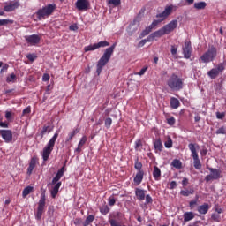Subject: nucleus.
<instances>
[{
	"label": "nucleus",
	"instance_id": "f257e3e1",
	"mask_svg": "<svg viewBox=\"0 0 226 226\" xmlns=\"http://www.w3.org/2000/svg\"><path fill=\"white\" fill-rule=\"evenodd\" d=\"M177 19L171 20L161 29L152 33L148 36V41H154V38H162V36H165V34H170V33L177 28Z\"/></svg>",
	"mask_w": 226,
	"mask_h": 226
},
{
	"label": "nucleus",
	"instance_id": "f03ea898",
	"mask_svg": "<svg viewBox=\"0 0 226 226\" xmlns=\"http://www.w3.org/2000/svg\"><path fill=\"white\" fill-rule=\"evenodd\" d=\"M116 43H114L109 48L106 49L102 56L99 59L97 63V69L96 73L97 75H100L102 73V71L103 70V66L107 65V63L110 61V57H112V54H114V49H116Z\"/></svg>",
	"mask_w": 226,
	"mask_h": 226
},
{
	"label": "nucleus",
	"instance_id": "7ed1b4c3",
	"mask_svg": "<svg viewBox=\"0 0 226 226\" xmlns=\"http://www.w3.org/2000/svg\"><path fill=\"white\" fill-rule=\"evenodd\" d=\"M57 137H59V132H56L53 137L49 139L46 147L42 150V159L43 162H47L49 158H50V154H52V151H54V146H56V140H57Z\"/></svg>",
	"mask_w": 226,
	"mask_h": 226
},
{
	"label": "nucleus",
	"instance_id": "20e7f679",
	"mask_svg": "<svg viewBox=\"0 0 226 226\" xmlns=\"http://www.w3.org/2000/svg\"><path fill=\"white\" fill-rule=\"evenodd\" d=\"M167 86L172 91H181L183 89V79L179 78L177 74L173 73L169 78Z\"/></svg>",
	"mask_w": 226,
	"mask_h": 226
},
{
	"label": "nucleus",
	"instance_id": "39448f33",
	"mask_svg": "<svg viewBox=\"0 0 226 226\" xmlns=\"http://www.w3.org/2000/svg\"><path fill=\"white\" fill-rule=\"evenodd\" d=\"M218 56V49L214 45L208 47V49L200 56V61L207 64V63H213L214 59H216Z\"/></svg>",
	"mask_w": 226,
	"mask_h": 226
},
{
	"label": "nucleus",
	"instance_id": "423d86ee",
	"mask_svg": "<svg viewBox=\"0 0 226 226\" xmlns=\"http://www.w3.org/2000/svg\"><path fill=\"white\" fill-rule=\"evenodd\" d=\"M188 148L192 153L194 169H196V170H200V169H202V163H200V159H199V153L197 152V149H199V145L190 143L188 145Z\"/></svg>",
	"mask_w": 226,
	"mask_h": 226
},
{
	"label": "nucleus",
	"instance_id": "0eeeda50",
	"mask_svg": "<svg viewBox=\"0 0 226 226\" xmlns=\"http://www.w3.org/2000/svg\"><path fill=\"white\" fill-rule=\"evenodd\" d=\"M54 10H56V4H49L47 6L39 9L35 12V15L37 16L38 20H41L42 19H45V17L52 15V13H54Z\"/></svg>",
	"mask_w": 226,
	"mask_h": 226
},
{
	"label": "nucleus",
	"instance_id": "6e6552de",
	"mask_svg": "<svg viewBox=\"0 0 226 226\" xmlns=\"http://www.w3.org/2000/svg\"><path fill=\"white\" fill-rule=\"evenodd\" d=\"M210 174L207 175L205 177V181L209 183V181H216L222 177V170L215 169V168H207Z\"/></svg>",
	"mask_w": 226,
	"mask_h": 226
},
{
	"label": "nucleus",
	"instance_id": "1a4fd4ad",
	"mask_svg": "<svg viewBox=\"0 0 226 226\" xmlns=\"http://www.w3.org/2000/svg\"><path fill=\"white\" fill-rule=\"evenodd\" d=\"M45 200H46L45 192H42L41 194V198L38 202L37 213L35 215L36 220H41V216L45 212V204H46Z\"/></svg>",
	"mask_w": 226,
	"mask_h": 226
},
{
	"label": "nucleus",
	"instance_id": "9d476101",
	"mask_svg": "<svg viewBox=\"0 0 226 226\" xmlns=\"http://www.w3.org/2000/svg\"><path fill=\"white\" fill-rule=\"evenodd\" d=\"M225 71V64L219 63L216 67L212 68L208 72L207 76L210 77L212 79H216L220 73H223Z\"/></svg>",
	"mask_w": 226,
	"mask_h": 226
},
{
	"label": "nucleus",
	"instance_id": "9b49d317",
	"mask_svg": "<svg viewBox=\"0 0 226 226\" xmlns=\"http://www.w3.org/2000/svg\"><path fill=\"white\" fill-rule=\"evenodd\" d=\"M185 59H190L192 54L193 53V48L192 47V42L188 40L185 41L184 46L182 48Z\"/></svg>",
	"mask_w": 226,
	"mask_h": 226
},
{
	"label": "nucleus",
	"instance_id": "f8f14e48",
	"mask_svg": "<svg viewBox=\"0 0 226 226\" xmlns=\"http://www.w3.org/2000/svg\"><path fill=\"white\" fill-rule=\"evenodd\" d=\"M109 45H110V43H109V41H100L98 43H94V44H92V45H89V46H86L84 48V50H85V52H89L91 50H96L98 49H102V48H104V47H109Z\"/></svg>",
	"mask_w": 226,
	"mask_h": 226
},
{
	"label": "nucleus",
	"instance_id": "ddd939ff",
	"mask_svg": "<svg viewBox=\"0 0 226 226\" xmlns=\"http://www.w3.org/2000/svg\"><path fill=\"white\" fill-rule=\"evenodd\" d=\"M75 6L79 11H87L91 7L89 0H77Z\"/></svg>",
	"mask_w": 226,
	"mask_h": 226
},
{
	"label": "nucleus",
	"instance_id": "4468645a",
	"mask_svg": "<svg viewBox=\"0 0 226 226\" xmlns=\"http://www.w3.org/2000/svg\"><path fill=\"white\" fill-rule=\"evenodd\" d=\"M171 13H172V6H167L162 12L156 14V19H156V21L159 22V24H161V22H163V20H166V19Z\"/></svg>",
	"mask_w": 226,
	"mask_h": 226
},
{
	"label": "nucleus",
	"instance_id": "2eb2a0df",
	"mask_svg": "<svg viewBox=\"0 0 226 226\" xmlns=\"http://www.w3.org/2000/svg\"><path fill=\"white\" fill-rule=\"evenodd\" d=\"M41 40V37L38 34H32L25 36L26 42L31 47L38 45Z\"/></svg>",
	"mask_w": 226,
	"mask_h": 226
},
{
	"label": "nucleus",
	"instance_id": "dca6fc26",
	"mask_svg": "<svg viewBox=\"0 0 226 226\" xmlns=\"http://www.w3.org/2000/svg\"><path fill=\"white\" fill-rule=\"evenodd\" d=\"M0 137L6 144H10L13 140V132L11 130H0Z\"/></svg>",
	"mask_w": 226,
	"mask_h": 226
},
{
	"label": "nucleus",
	"instance_id": "f3484780",
	"mask_svg": "<svg viewBox=\"0 0 226 226\" xmlns=\"http://www.w3.org/2000/svg\"><path fill=\"white\" fill-rule=\"evenodd\" d=\"M39 159L36 156H34L31 158L30 162H29V166L27 168V171L26 174L28 176H31V174H33V170H34V168L36 167V165H38Z\"/></svg>",
	"mask_w": 226,
	"mask_h": 226
},
{
	"label": "nucleus",
	"instance_id": "a211bd4d",
	"mask_svg": "<svg viewBox=\"0 0 226 226\" xmlns=\"http://www.w3.org/2000/svg\"><path fill=\"white\" fill-rule=\"evenodd\" d=\"M143 179H144V171H138L136 173V176L133 178V183L135 186H139V185L142 183Z\"/></svg>",
	"mask_w": 226,
	"mask_h": 226
},
{
	"label": "nucleus",
	"instance_id": "6ab92c4d",
	"mask_svg": "<svg viewBox=\"0 0 226 226\" xmlns=\"http://www.w3.org/2000/svg\"><path fill=\"white\" fill-rule=\"evenodd\" d=\"M135 196L138 200H144L146 199V190L136 188Z\"/></svg>",
	"mask_w": 226,
	"mask_h": 226
},
{
	"label": "nucleus",
	"instance_id": "aec40b11",
	"mask_svg": "<svg viewBox=\"0 0 226 226\" xmlns=\"http://www.w3.org/2000/svg\"><path fill=\"white\" fill-rule=\"evenodd\" d=\"M154 147L155 149V153H162L163 151V143H162V139H155L154 141Z\"/></svg>",
	"mask_w": 226,
	"mask_h": 226
},
{
	"label": "nucleus",
	"instance_id": "412c9836",
	"mask_svg": "<svg viewBox=\"0 0 226 226\" xmlns=\"http://www.w3.org/2000/svg\"><path fill=\"white\" fill-rule=\"evenodd\" d=\"M209 207V204L204 203L203 205L199 206L197 210L200 215H207Z\"/></svg>",
	"mask_w": 226,
	"mask_h": 226
},
{
	"label": "nucleus",
	"instance_id": "4be33fe9",
	"mask_svg": "<svg viewBox=\"0 0 226 226\" xmlns=\"http://www.w3.org/2000/svg\"><path fill=\"white\" fill-rule=\"evenodd\" d=\"M20 6V4H19V2H14V3H11L8 5H5L4 7V11L10 12V11H13V10H17V8Z\"/></svg>",
	"mask_w": 226,
	"mask_h": 226
},
{
	"label": "nucleus",
	"instance_id": "5701e85b",
	"mask_svg": "<svg viewBox=\"0 0 226 226\" xmlns=\"http://www.w3.org/2000/svg\"><path fill=\"white\" fill-rule=\"evenodd\" d=\"M153 177L155 181L162 179V170L158 166H154Z\"/></svg>",
	"mask_w": 226,
	"mask_h": 226
},
{
	"label": "nucleus",
	"instance_id": "b1692460",
	"mask_svg": "<svg viewBox=\"0 0 226 226\" xmlns=\"http://www.w3.org/2000/svg\"><path fill=\"white\" fill-rule=\"evenodd\" d=\"M61 182L55 184V186L51 190V197L52 199H56L57 197V193H59V188H61Z\"/></svg>",
	"mask_w": 226,
	"mask_h": 226
},
{
	"label": "nucleus",
	"instance_id": "393cba45",
	"mask_svg": "<svg viewBox=\"0 0 226 226\" xmlns=\"http://www.w3.org/2000/svg\"><path fill=\"white\" fill-rule=\"evenodd\" d=\"M80 128H75L73 129L71 132H69L67 138H66V142H72L73 140V137L77 135V133H79Z\"/></svg>",
	"mask_w": 226,
	"mask_h": 226
},
{
	"label": "nucleus",
	"instance_id": "a878e982",
	"mask_svg": "<svg viewBox=\"0 0 226 226\" xmlns=\"http://www.w3.org/2000/svg\"><path fill=\"white\" fill-rule=\"evenodd\" d=\"M171 109H179L181 102L176 97H171L170 100Z\"/></svg>",
	"mask_w": 226,
	"mask_h": 226
},
{
	"label": "nucleus",
	"instance_id": "bb28decb",
	"mask_svg": "<svg viewBox=\"0 0 226 226\" xmlns=\"http://www.w3.org/2000/svg\"><path fill=\"white\" fill-rule=\"evenodd\" d=\"M99 211L103 215H109V213H110V208L109 207V205L105 204L104 202V205H102V207H99Z\"/></svg>",
	"mask_w": 226,
	"mask_h": 226
},
{
	"label": "nucleus",
	"instance_id": "cd10ccee",
	"mask_svg": "<svg viewBox=\"0 0 226 226\" xmlns=\"http://www.w3.org/2000/svg\"><path fill=\"white\" fill-rule=\"evenodd\" d=\"M195 218L193 212H185L184 213V222H190Z\"/></svg>",
	"mask_w": 226,
	"mask_h": 226
},
{
	"label": "nucleus",
	"instance_id": "c85d7f7f",
	"mask_svg": "<svg viewBox=\"0 0 226 226\" xmlns=\"http://www.w3.org/2000/svg\"><path fill=\"white\" fill-rule=\"evenodd\" d=\"M34 188L33 186H26L22 192L23 199H26L29 193H33Z\"/></svg>",
	"mask_w": 226,
	"mask_h": 226
},
{
	"label": "nucleus",
	"instance_id": "c756f323",
	"mask_svg": "<svg viewBox=\"0 0 226 226\" xmlns=\"http://www.w3.org/2000/svg\"><path fill=\"white\" fill-rule=\"evenodd\" d=\"M195 10H205L207 6V4L206 2H198L194 4Z\"/></svg>",
	"mask_w": 226,
	"mask_h": 226
},
{
	"label": "nucleus",
	"instance_id": "7c9ffc66",
	"mask_svg": "<svg viewBox=\"0 0 226 226\" xmlns=\"http://www.w3.org/2000/svg\"><path fill=\"white\" fill-rule=\"evenodd\" d=\"M93 222H94V215H87V219L85 220L83 226H89V225H91V223H93Z\"/></svg>",
	"mask_w": 226,
	"mask_h": 226
},
{
	"label": "nucleus",
	"instance_id": "2f4dec72",
	"mask_svg": "<svg viewBox=\"0 0 226 226\" xmlns=\"http://www.w3.org/2000/svg\"><path fill=\"white\" fill-rule=\"evenodd\" d=\"M134 169L138 170V172H144V170H142V162L139 161V158L135 160Z\"/></svg>",
	"mask_w": 226,
	"mask_h": 226
},
{
	"label": "nucleus",
	"instance_id": "473e14b6",
	"mask_svg": "<svg viewBox=\"0 0 226 226\" xmlns=\"http://www.w3.org/2000/svg\"><path fill=\"white\" fill-rule=\"evenodd\" d=\"M193 193H195V191L193 189L184 190L180 192V194L183 195V197H190V195H193Z\"/></svg>",
	"mask_w": 226,
	"mask_h": 226
},
{
	"label": "nucleus",
	"instance_id": "72a5a7b5",
	"mask_svg": "<svg viewBox=\"0 0 226 226\" xmlns=\"http://www.w3.org/2000/svg\"><path fill=\"white\" fill-rule=\"evenodd\" d=\"M171 165L175 169H181V167H183V163L178 159H174L171 162Z\"/></svg>",
	"mask_w": 226,
	"mask_h": 226
},
{
	"label": "nucleus",
	"instance_id": "f704fd0d",
	"mask_svg": "<svg viewBox=\"0 0 226 226\" xmlns=\"http://www.w3.org/2000/svg\"><path fill=\"white\" fill-rule=\"evenodd\" d=\"M211 220H213V222L220 223V222H222V217L220 216V214L213 213L211 215Z\"/></svg>",
	"mask_w": 226,
	"mask_h": 226
},
{
	"label": "nucleus",
	"instance_id": "c9c22d12",
	"mask_svg": "<svg viewBox=\"0 0 226 226\" xmlns=\"http://www.w3.org/2000/svg\"><path fill=\"white\" fill-rule=\"evenodd\" d=\"M142 139H137L136 141H135V147H134V148H135V150L136 151H142V149L140 148V147H142Z\"/></svg>",
	"mask_w": 226,
	"mask_h": 226
},
{
	"label": "nucleus",
	"instance_id": "e433bc0d",
	"mask_svg": "<svg viewBox=\"0 0 226 226\" xmlns=\"http://www.w3.org/2000/svg\"><path fill=\"white\" fill-rule=\"evenodd\" d=\"M61 177H63L61 175H58V173H56L51 181V185H56L57 183H61V181H60Z\"/></svg>",
	"mask_w": 226,
	"mask_h": 226
},
{
	"label": "nucleus",
	"instance_id": "4c0bfd02",
	"mask_svg": "<svg viewBox=\"0 0 226 226\" xmlns=\"http://www.w3.org/2000/svg\"><path fill=\"white\" fill-rule=\"evenodd\" d=\"M17 81V75L15 73H11L6 79V82H16Z\"/></svg>",
	"mask_w": 226,
	"mask_h": 226
},
{
	"label": "nucleus",
	"instance_id": "58836bf2",
	"mask_svg": "<svg viewBox=\"0 0 226 226\" xmlns=\"http://www.w3.org/2000/svg\"><path fill=\"white\" fill-rule=\"evenodd\" d=\"M172 144H173V142H172V139L170 137H169L167 139V140L164 142V146L167 149H170V147H172Z\"/></svg>",
	"mask_w": 226,
	"mask_h": 226
},
{
	"label": "nucleus",
	"instance_id": "ea45409f",
	"mask_svg": "<svg viewBox=\"0 0 226 226\" xmlns=\"http://www.w3.org/2000/svg\"><path fill=\"white\" fill-rule=\"evenodd\" d=\"M104 124H105V127L107 128V130H109L110 128V126H112V118L107 117L104 120Z\"/></svg>",
	"mask_w": 226,
	"mask_h": 226
},
{
	"label": "nucleus",
	"instance_id": "a19ab883",
	"mask_svg": "<svg viewBox=\"0 0 226 226\" xmlns=\"http://www.w3.org/2000/svg\"><path fill=\"white\" fill-rule=\"evenodd\" d=\"M26 58L31 61V63H34V61H36V59L38 58V56L34 54H28L26 55Z\"/></svg>",
	"mask_w": 226,
	"mask_h": 226
},
{
	"label": "nucleus",
	"instance_id": "79ce46f5",
	"mask_svg": "<svg viewBox=\"0 0 226 226\" xmlns=\"http://www.w3.org/2000/svg\"><path fill=\"white\" fill-rule=\"evenodd\" d=\"M145 199H146L145 206H147V204H153V198L151 197V195L147 194L145 196Z\"/></svg>",
	"mask_w": 226,
	"mask_h": 226
},
{
	"label": "nucleus",
	"instance_id": "37998d69",
	"mask_svg": "<svg viewBox=\"0 0 226 226\" xmlns=\"http://www.w3.org/2000/svg\"><path fill=\"white\" fill-rule=\"evenodd\" d=\"M151 41H149V36L146 39H143L141 40L139 44H138V47L140 48V47H144V45H146V43L149 42Z\"/></svg>",
	"mask_w": 226,
	"mask_h": 226
},
{
	"label": "nucleus",
	"instance_id": "c03bdc74",
	"mask_svg": "<svg viewBox=\"0 0 226 226\" xmlns=\"http://www.w3.org/2000/svg\"><path fill=\"white\" fill-rule=\"evenodd\" d=\"M86 142H87V136H83L79 140L78 146H79V147H82L86 144Z\"/></svg>",
	"mask_w": 226,
	"mask_h": 226
},
{
	"label": "nucleus",
	"instance_id": "a18cd8bd",
	"mask_svg": "<svg viewBox=\"0 0 226 226\" xmlns=\"http://www.w3.org/2000/svg\"><path fill=\"white\" fill-rule=\"evenodd\" d=\"M214 210H215V213L218 214V215H222V213H223V209L221 208L220 205H218V204L215 205Z\"/></svg>",
	"mask_w": 226,
	"mask_h": 226
},
{
	"label": "nucleus",
	"instance_id": "49530a36",
	"mask_svg": "<svg viewBox=\"0 0 226 226\" xmlns=\"http://www.w3.org/2000/svg\"><path fill=\"white\" fill-rule=\"evenodd\" d=\"M7 24H13L11 19H0V26H6Z\"/></svg>",
	"mask_w": 226,
	"mask_h": 226
},
{
	"label": "nucleus",
	"instance_id": "de8ad7c7",
	"mask_svg": "<svg viewBox=\"0 0 226 226\" xmlns=\"http://www.w3.org/2000/svg\"><path fill=\"white\" fill-rule=\"evenodd\" d=\"M216 135H226L225 127H221L215 132Z\"/></svg>",
	"mask_w": 226,
	"mask_h": 226
},
{
	"label": "nucleus",
	"instance_id": "09e8293b",
	"mask_svg": "<svg viewBox=\"0 0 226 226\" xmlns=\"http://www.w3.org/2000/svg\"><path fill=\"white\" fill-rule=\"evenodd\" d=\"M167 123L170 126H174V124H176V118H174V117H171L167 119Z\"/></svg>",
	"mask_w": 226,
	"mask_h": 226
},
{
	"label": "nucleus",
	"instance_id": "8fccbe9b",
	"mask_svg": "<svg viewBox=\"0 0 226 226\" xmlns=\"http://www.w3.org/2000/svg\"><path fill=\"white\" fill-rule=\"evenodd\" d=\"M151 31H153L149 26L146 27V29H144L141 33V36H147V34H149V33H151Z\"/></svg>",
	"mask_w": 226,
	"mask_h": 226
},
{
	"label": "nucleus",
	"instance_id": "3c124183",
	"mask_svg": "<svg viewBox=\"0 0 226 226\" xmlns=\"http://www.w3.org/2000/svg\"><path fill=\"white\" fill-rule=\"evenodd\" d=\"M109 4H113V6H119V4H121V0H109Z\"/></svg>",
	"mask_w": 226,
	"mask_h": 226
},
{
	"label": "nucleus",
	"instance_id": "603ef678",
	"mask_svg": "<svg viewBox=\"0 0 226 226\" xmlns=\"http://www.w3.org/2000/svg\"><path fill=\"white\" fill-rule=\"evenodd\" d=\"M109 206H115L116 205V199L114 197L110 196L108 199Z\"/></svg>",
	"mask_w": 226,
	"mask_h": 226
},
{
	"label": "nucleus",
	"instance_id": "864d4df0",
	"mask_svg": "<svg viewBox=\"0 0 226 226\" xmlns=\"http://www.w3.org/2000/svg\"><path fill=\"white\" fill-rule=\"evenodd\" d=\"M158 24H160V21H157L156 19H154L148 27L153 31V29H154V27H156Z\"/></svg>",
	"mask_w": 226,
	"mask_h": 226
},
{
	"label": "nucleus",
	"instance_id": "5fc2aeb1",
	"mask_svg": "<svg viewBox=\"0 0 226 226\" xmlns=\"http://www.w3.org/2000/svg\"><path fill=\"white\" fill-rule=\"evenodd\" d=\"M42 80L43 82H49V80H50V75H49V73H44L42 76Z\"/></svg>",
	"mask_w": 226,
	"mask_h": 226
},
{
	"label": "nucleus",
	"instance_id": "6e6d98bb",
	"mask_svg": "<svg viewBox=\"0 0 226 226\" xmlns=\"http://www.w3.org/2000/svg\"><path fill=\"white\" fill-rule=\"evenodd\" d=\"M170 52H171L172 56H176V54H177V47L171 46Z\"/></svg>",
	"mask_w": 226,
	"mask_h": 226
},
{
	"label": "nucleus",
	"instance_id": "4d7b16f0",
	"mask_svg": "<svg viewBox=\"0 0 226 226\" xmlns=\"http://www.w3.org/2000/svg\"><path fill=\"white\" fill-rule=\"evenodd\" d=\"M64 169L65 166L64 165L58 171L56 174H58L59 176H61L63 177V176H64Z\"/></svg>",
	"mask_w": 226,
	"mask_h": 226
},
{
	"label": "nucleus",
	"instance_id": "13d9d810",
	"mask_svg": "<svg viewBox=\"0 0 226 226\" xmlns=\"http://www.w3.org/2000/svg\"><path fill=\"white\" fill-rule=\"evenodd\" d=\"M26 114H31V107L28 106L23 109V116H26Z\"/></svg>",
	"mask_w": 226,
	"mask_h": 226
},
{
	"label": "nucleus",
	"instance_id": "bf43d9fd",
	"mask_svg": "<svg viewBox=\"0 0 226 226\" xmlns=\"http://www.w3.org/2000/svg\"><path fill=\"white\" fill-rule=\"evenodd\" d=\"M146 72H147V67H143V68L140 70V72H139L137 73V75L142 76V75H144V73H146Z\"/></svg>",
	"mask_w": 226,
	"mask_h": 226
},
{
	"label": "nucleus",
	"instance_id": "052dcab7",
	"mask_svg": "<svg viewBox=\"0 0 226 226\" xmlns=\"http://www.w3.org/2000/svg\"><path fill=\"white\" fill-rule=\"evenodd\" d=\"M216 117H217V119H223V117H225V113H223V112H222V113L217 112L216 113Z\"/></svg>",
	"mask_w": 226,
	"mask_h": 226
},
{
	"label": "nucleus",
	"instance_id": "680f3d73",
	"mask_svg": "<svg viewBox=\"0 0 226 226\" xmlns=\"http://www.w3.org/2000/svg\"><path fill=\"white\" fill-rule=\"evenodd\" d=\"M176 186H177V183H176V181H171L170 184V190H174V188H176Z\"/></svg>",
	"mask_w": 226,
	"mask_h": 226
},
{
	"label": "nucleus",
	"instance_id": "e2e57ef3",
	"mask_svg": "<svg viewBox=\"0 0 226 226\" xmlns=\"http://www.w3.org/2000/svg\"><path fill=\"white\" fill-rule=\"evenodd\" d=\"M47 132H49V126L44 125L43 128H42V130H41V135H44V134L47 133Z\"/></svg>",
	"mask_w": 226,
	"mask_h": 226
},
{
	"label": "nucleus",
	"instance_id": "0e129e2a",
	"mask_svg": "<svg viewBox=\"0 0 226 226\" xmlns=\"http://www.w3.org/2000/svg\"><path fill=\"white\" fill-rule=\"evenodd\" d=\"M195 205H197V200H192V201H190V203H189V207H191V209H193V207H194Z\"/></svg>",
	"mask_w": 226,
	"mask_h": 226
},
{
	"label": "nucleus",
	"instance_id": "69168bd1",
	"mask_svg": "<svg viewBox=\"0 0 226 226\" xmlns=\"http://www.w3.org/2000/svg\"><path fill=\"white\" fill-rule=\"evenodd\" d=\"M0 127H1V128H8V123H6V122H1V121H0Z\"/></svg>",
	"mask_w": 226,
	"mask_h": 226
},
{
	"label": "nucleus",
	"instance_id": "338daca9",
	"mask_svg": "<svg viewBox=\"0 0 226 226\" xmlns=\"http://www.w3.org/2000/svg\"><path fill=\"white\" fill-rule=\"evenodd\" d=\"M183 186H188V178L185 177L182 180Z\"/></svg>",
	"mask_w": 226,
	"mask_h": 226
},
{
	"label": "nucleus",
	"instance_id": "774afa93",
	"mask_svg": "<svg viewBox=\"0 0 226 226\" xmlns=\"http://www.w3.org/2000/svg\"><path fill=\"white\" fill-rule=\"evenodd\" d=\"M69 29H70V31H77V29H79V27L75 25H71L69 26Z\"/></svg>",
	"mask_w": 226,
	"mask_h": 226
}]
</instances>
